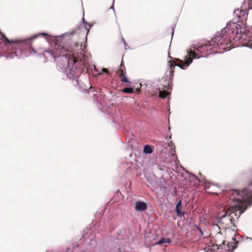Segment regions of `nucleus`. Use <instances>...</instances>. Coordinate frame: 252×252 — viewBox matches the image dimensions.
Returning a JSON list of instances; mask_svg holds the SVG:
<instances>
[{"instance_id":"29","label":"nucleus","mask_w":252,"mask_h":252,"mask_svg":"<svg viewBox=\"0 0 252 252\" xmlns=\"http://www.w3.org/2000/svg\"><path fill=\"white\" fill-rule=\"evenodd\" d=\"M126 140L127 141V142L130 144L131 143V141L132 140H133V138H128V137H126Z\"/></svg>"},{"instance_id":"25","label":"nucleus","mask_w":252,"mask_h":252,"mask_svg":"<svg viewBox=\"0 0 252 252\" xmlns=\"http://www.w3.org/2000/svg\"><path fill=\"white\" fill-rule=\"evenodd\" d=\"M122 41L123 42L124 44L125 45V49L126 50L127 49H128L129 47L127 45L126 42V41H125V39L123 37H122Z\"/></svg>"},{"instance_id":"2","label":"nucleus","mask_w":252,"mask_h":252,"mask_svg":"<svg viewBox=\"0 0 252 252\" xmlns=\"http://www.w3.org/2000/svg\"><path fill=\"white\" fill-rule=\"evenodd\" d=\"M250 185L252 187V181ZM234 192L240 196L238 198H234L237 204L233 205L229 210L225 212L224 214L220 216L219 222L224 224L226 226L225 233L226 234V239H231L233 241L231 244L226 242L227 246L229 244L234 250L237 247L238 242L236 240V231L227 227L234 225L235 220H237L240 215L242 214L247 208V204L251 205L252 204V195L247 189H244L241 191L235 190Z\"/></svg>"},{"instance_id":"8","label":"nucleus","mask_w":252,"mask_h":252,"mask_svg":"<svg viewBox=\"0 0 252 252\" xmlns=\"http://www.w3.org/2000/svg\"><path fill=\"white\" fill-rule=\"evenodd\" d=\"M140 87L145 92H147L151 96L158 95V84L151 81H142L140 83Z\"/></svg>"},{"instance_id":"32","label":"nucleus","mask_w":252,"mask_h":252,"mask_svg":"<svg viewBox=\"0 0 252 252\" xmlns=\"http://www.w3.org/2000/svg\"><path fill=\"white\" fill-rule=\"evenodd\" d=\"M160 189H162L163 188V189H165L166 188L164 186H163V187H159Z\"/></svg>"},{"instance_id":"35","label":"nucleus","mask_w":252,"mask_h":252,"mask_svg":"<svg viewBox=\"0 0 252 252\" xmlns=\"http://www.w3.org/2000/svg\"><path fill=\"white\" fill-rule=\"evenodd\" d=\"M173 33H174V32H173V31H172V33H171V36H172V37L173 36Z\"/></svg>"},{"instance_id":"34","label":"nucleus","mask_w":252,"mask_h":252,"mask_svg":"<svg viewBox=\"0 0 252 252\" xmlns=\"http://www.w3.org/2000/svg\"><path fill=\"white\" fill-rule=\"evenodd\" d=\"M246 239H249V240H250L251 241H252V238H250V237H247V238H246Z\"/></svg>"},{"instance_id":"19","label":"nucleus","mask_w":252,"mask_h":252,"mask_svg":"<svg viewBox=\"0 0 252 252\" xmlns=\"http://www.w3.org/2000/svg\"><path fill=\"white\" fill-rule=\"evenodd\" d=\"M126 228L123 227L121 229H119V230L117 232V235L120 237H124L126 235Z\"/></svg>"},{"instance_id":"33","label":"nucleus","mask_w":252,"mask_h":252,"mask_svg":"<svg viewBox=\"0 0 252 252\" xmlns=\"http://www.w3.org/2000/svg\"><path fill=\"white\" fill-rule=\"evenodd\" d=\"M102 70H103V71L104 72H106V71L107 69H105V68H103V69H102Z\"/></svg>"},{"instance_id":"17","label":"nucleus","mask_w":252,"mask_h":252,"mask_svg":"<svg viewBox=\"0 0 252 252\" xmlns=\"http://www.w3.org/2000/svg\"><path fill=\"white\" fill-rule=\"evenodd\" d=\"M116 219L115 218H110L108 220L107 224L110 232L113 231L115 229L116 227Z\"/></svg>"},{"instance_id":"18","label":"nucleus","mask_w":252,"mask_h":252,"mask_svg":"<svg viewBox=\"0 0 252 252\" xmlns=\"http://www.w3.org/2000/svg\"><path fill=\"white\" fill-rule=\"evenodd\" d=\"M122 92L126 94H131L134 93V88L132 87H124Z\"/></svg>"},{"instance_id":"13","label":"nucleus","mask_w":252,"mask_h":252,"mask_svg":"<svg viewBox=\"0 0 252 252\" xmlns=\"http://www.w3.org/2000/svg\"><path fill=\"white\" fill-rule=\"evenodd\" d=\"M147 181L150 185L149 187L152 189L156 190L158 188V178L155 174H150L147 177Z\"/></svg>"},{"instance_id":"27","label":"nucleus","mask_w":252,"mask_h":252,"mask_svg":"<svg viewBox=\"0 0 252 252\" xmlns=\"http://www.w3.org/2000/svg\"><path fill=\"white\" fill-rule=\"evenodd\" d=\"M190 178H192V179L193 180H195L196 181H199V179H198V178L197 177H196L193 174H191L190 176Z\"/></svg>"},{"instance_id":"15","label":"nucleus","mask_w":252,"mask_h":252,"mask_svg":"<svg viewBox=\"0 0 252 252\" xmlns=\"http://www.w3.org/2000/svg\"><path fill=\"white\" fill-rule=\"evenodd\" d=\"M169 88V80L165 81L164 85L163 86V91H160L158 89V96L161 98H165L168 97L169 93L166 92Z\"/></svg>"},{"instance_id":"7","label":"nucleus","mask_w":252,"mask_h":252,"mask_svg":"<svg viewBox=\"0 0 252 252\" xmlns=\"http://www.w3.org/2000/svg\"><path fill=\"white\" fill-rule=\"evenodd\" d=\"M95 235L96 234L94 230H92L91 228H87L84 230L82 238L80 240L82 241L83 240L86 245L94 247L96 245Z\"/></svg>"},{"instance_id":"31","label":"nucleus","mask_w":252,"mask_h":252,"mask_svg":"<svg viewBox=\"0 0 252 252\" xmlns=\"http://www.w3.org/2000/svg\"><path fill=\"white\" fill-rule=\"evenodd\" d=\"M114 2H115V0H113V2H112V5L111 6V7L110 8V9H113L114 11Z\"/></svg>"},{"instance_id":"22","label":"nucleus","mask_w":252,"mask_h":252,"mask_svg":"<svg viewBox=\"0 0 252 252\" xmlns=\"http://www.w3.org/2000/svg\"><path fill=\"white\" fill-rule=\"evenodd\" d=\"M181 205H182V202L181 201H179L176 204V211L181 210Z\"/></svg>"},{"instance_id":"21","label":"nucleus","mask_w":252,"mask_h":252,"mask_svg":"<svg viewBox=\"0 0 252 252\" xmlns=\"http://www.w3.org/2000/svg\"><path fill=\"white\" fill-rule=\"evenodd\" d=\"M213 229L214 231H216L217 233H219L220 232V231H219L220 229V227L217 224H214L213 225Z\"/></svg>"},{"instance_id":"12","label":"nucleus","mask_w":252,"mask_h":252,"mask_svg":"<svg viewBox=\"0 0 252 252\" xmlns=\"http://www.w3.org/2000/svg\"><path fill=\"white\" fill-rule=\"evenodd\" d=\"M161 152L162 154L164 153L165 157L174 155L175 153V146L171 141L164 149L161 150Z\"/></svg>"},{"instance_id":"37","label":"nucleus","mask_w":252,"mask_h":252,"mask_svg":"<svg viewBox=\"0 0 252 252\" xmlns=\"http://www.w3.org/2000/svg\"><path fill=\"white\" fill-rule=\"evenodd\" d=\"M158 245V242H156L155 243V245Z\"/></svg>"},{"instance_id":"28","label":"nucleus","mask_w":252,"mask_h":252,"mask_svg":"<svg viewBox=\"0 0 252 252\" xmlns=\"http://www.w3.org/2000/svg\"><path fill=\"white\" fill-rule=\"evenodd\" d=\"M98 230H99V231H103L104 230V228L103 226H101V224H100V225L98 226Z\"/></svg>"},{"instance_id":"38","label":"nucleus","mask_w":252,"mask_h":252,"mask_svg":"<svg viewBox=\"0 0 252 252\" xmlns=\"http://www.w3.org/2000/svg\"><path fill=\"white\" fill-rule=\"evenodd\" d=\"M126 131L127 133H128L129 132L128 131V130L127 129H126Z\"/></svg>"},{"instance_id":"14","label":"nucleus","mask_w":252,"mask_h":252,"mask_svg":"<svg viewBox=\"0 0 252 252\" xmlns=\"http://www.w3.org/2000/svg\"><path fill=\"white\" fill-rule=\"evenodd\" d=\"M134 208L138 212H145L147 209V204L143 201L138 200L135 203Z\"/></svg>"},{"instance_id":"39","label":"nucleus","mask_w":252,"mask_h":252,"mask_svg":"<svg viewBox=\"0 0 252 252\" xmlns=\"http://www.w3.org/2000/svg\"><path fill=\"white\" fill-rule=\"evenodd\" d=\"M111 106H114V104L113 103H111Z\"/></svg>"},{"instance_id":"6","label":"nucleus","mask_w":252,"mask_h":252,"mask_svg":"<svg viewBox=\"0 0 252 252\" xmlns=\"http://www.w3.org/2000/svg\"><path fill=\"white\" fill-rule=\"evenodd\" d=\"M101 249L104 252H122L120 239L113 236L106 238Z\"/></svg>"},{"instance_id":"24","label":"nucleus","mask_w":252,"mask_h":252,"mask_svg":"<svg viewBox=\"0 0 252 252\" xmlns=\"http://www.w3.org/2000/svg\"><path fill=\"white\" fill-rule=\"evenodd\" d=\"M176 212L177 215L178 217H182L184 215V213L182 211H181V210H178V211H176Z\"/></svg>"},{"instance_id":"1","label":"nucleus","mask_w":252,"mask_h":252,"mask_svg":"<svg viewBox=\"0 0 252 252\" xmlns=\"http://www.w3.org/2000/svg\"><path fill=\"white\" fill-rule=\"evenodd\" d=\"M76 33L75 30H72L69 32H66L61 35L55 36V38L58 42L63 43L62 46L65 49L64 54H67L68 58L70 60H73L76 62L80 63L78 68H82L81 74H87L88 76L89 84L85 82L84 79H81L80 76L78 80H82L79 81V84L83 83L84 86L82 88H79L78 86H74L83 94H88L92 96L93 99L98 108L101 111L102 113H106L111 116L113 120L115 119V114L110 110L111 106L109 104L105 103V96L102 94L100 89H94L91 87L90 82V76L88 73L89 67L87 65L86 56L82 55V53L85 52L86 45L82 47V44H79L78 42H72L69 41L71 40V36ZM115 122V120H114Z\"/></svg>"},{"instance_id":"30","label":"nucleus","mask_w":252,"mask_h":252,"mask_svg":"<svg viewBox=\"0 0 252 252\" xmlns=\"http://www.w3.org/2000/svg\"><path fill=\"white\" fill-rule=\"evenodd\" d=\"M196 229H197V230H198V231H199V232H200V235H201V236H202V235H203V232H202V230H201V228H200L199 227H198V226H197V227H196Z\"/></svg>"},{"instance_id":"11","label":"nucleus","mask_w":252,"mask_h":252,"mask_svg":"<svg viewBox=\"0 0 252 252\" xmlns=\"http://www.w3.org/2000/svg\"><path fill=\"white\" fill-rule=\"evenodd\" d=\"M119 73L120 74H122V77L121 78V81L123 83H126L128 84H132L131 81H130L127 76H126V69L124 65V63L123 62V60L122 59L121 64L119 66Z\"/></svg>"},{"instance_id":"20","label":"nucleus","mask_w":252,"mask_h":252,"mask_svg":"<svg viewBox=\"0 0 252 252\" xmlns=\"http://www.w3.org/2000/svg\"><path fill=\"white\" fill-rule=\"evenodd\" d=\"M170 242V240L168 238H162L158 240V245H161L163 243L169 244Z\"/></svg>"},{"instance_id":"4","label":"nucleus","mask_w":252,"mask_h":252,"mask_svg":"<svg viewBox=\"0 0 252 252\" xmlns=\"http://www.w3.org/2000/svg\"><path fill=\"white\" fill-rule=\"evenodd\" d=\"M65 51L61 44L56 43L53 49H48L44 52L53 57L58 68L64 71L66 78L71 81L73 86H78L79 88H82L84 84L83 83L79 84V81L82 80H78V77L80 75L81 79H84L85 82L88 85V75L81 74L82 68H78L80 63L76 62L73 60H70L67 54H64V51Z\"/></svg>"},{"instance_id":"16","label":"nucleus","mask_w":252,"mask_h":252,"mask_svg":"<svg viewBox=\"0 0 252 252\" xmlns=\"http://www.w3.org/2000/svg\"><path fill=\"white\" fill-rule=\"evenodd\" d=\"M154 147L149 144L144 145L143 148V154L145 155H150L153 152Z\"/></svg>"},{"instance_id":"10","label":"nucleus","mask_w":252,"mask_h":252,"mask_svg":"<svg viewBox=\"0 0 252 252\" xmlns=\"http://www.w3.org/2000/svg\"><path fill=\"white\" fill-rule=\"evenodd\" d=\"M82 22L77 25L76 30H80L81 32L83 29H84L85 31H84V34H85V43H86L87 40V36L89 34L90 28L93 26L92 25L90 24L89 23L87 22L84 18H82Z\"/></svg>"},{"instance_id":"3","label":"nucleus","mask_w":252,"mask_h":252,"mask_svg":"<svg viewBox=\"0 0 252 252\" xmlns=\"http://www.w3.org/2000/svg\"><path fill=\"white\" fill-rule=\"evenodd\" d=\"M39 36L46 38L50 35L46 32H39L26 38L8 39L0 30V58L4 57L7 59H12L16 57L18 59L24 58L30 56L32 52L36 51L32 47V41Z\"/></svg>"},{"instance_id":"23","label":"nucleus","mask_w":252,"mask_h":252,"mask_svg":"<svg viewBox=\"0 0 252 252\" xmlns=\"http://www.w3.org/2000/svg\"><path fill=\"white\" fill-rule=\"evenodd\" d=\"M189 225L191 228H193V227L196 228L197 227V225H195L192 219H190V221L189 222Z\"/></svg>"},{"instance_id":"26","label":"nucleus","mask_w":252,"mask_h":252,"mask_svg":"<svg viewBox=\"0 0 252 252\" xmlns=\"http://www.w3.org/2000/svg\"><path fill=\"white\" fill-rule=\"evenodd\" d=\"M93 68L94 69V70L97 73H99V71L97 69L96 66L95 65H92L91 66V69L92 70Z\"/></svg>"},{"instance_id":"9","label":"nucleus","mask_w":252,"mask_h":252,"mask_svg":"<svg viewBox=\"0 0 252 252\" xmlns=\"http://www.w3.org/2000/svg\"><path fill=\"white\" fill-rule=\"evenodd\" d=\"M187 52L188 53L187 56L186 57V61L182 65H180L179 64H176L174 63H171L170 66V72H173L172 68H174L175 66L179 67L181 69H184V66H188L192 63V59L196 58V55L194 52L192 51L191 50L188 49L187 50Z\"/></svg>"},{"instance_id":"5","label":"nucleus","mask_w":252,"mask_h":252,"mask_svg":"<svg viewBox=\"0 0 252 252\" xmlns=\"http://www.w3.org/2000/svg\"><path fill=\"white\" fill-rule=\"evenodd\" d=\"M225 31L234 33L236 35V37L240 40H246L247 39L246 36L248 35L250 31L247 26L242 28L240 24L236 23L228 22L227 23Z\"/></svg>"},{"instance_id":"36","label":"nucleus","mask_w":252,"mask_h":252,"mask_svg":"<svg viewBox=\"0 0 252 252\" xmlns=\"http://www.w3.org/2000/svg\"><path fill=\"white\" fill-rule=\"evenodd\" d=\"M222 244H223V245H225V241H223V242L222 243Z\"/></svg>"}]
</instances>
